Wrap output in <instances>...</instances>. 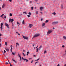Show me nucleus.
I'll return each mask as SVG.
<instances>
[{
    "instance_id": "obj_1",
    "label": "nucleus",
    "mask_w": 66,
    "mask_h": 66,
    "mask_svg": "<svg viewBox=\"0 0 66 66\" xmlns=\"http://www.w3.org/2000/svg\"><path fill=\"white\" fill-rule=\"evenodd\" d=\"M40 35V34H37L35 35L34 36H33V38H35V37H38Z\"/></svg>"
},
{
    "instance_id": "obj_2",
    "label": "nucleus",
    "mask_w": 66,
    "mask_h": 66,
    "mask_svg": "<svg viewBox=\"0 0 66 66\" xmlns=\"http://www.w3.org/2000/svg\"><path fill=\"white\" fill-rule=\"evenodd\" d=\"M23 38V39H24V40H28V37H27L26 36H24L23 35H22Z\"/></svg>"
},
{
    "instance_id": "obj_3",
    "label": "nucleus",
    "mask_w": 66,
    "mask_h": 66,
    "mask_svg": "<svg viewBox=\"0 0 66 66\" xmlns=\"http://www.w3.org/2000/svg\"><path fill=\"white\" fill-rule=\"evenodd\" d=\"M52 32V30H48L47 33V35L51 33Z\"/></svg>"
},
{
    "instance_id": "obj_4",
    "label": "nucleus",
    "mask_w": 66,
    "mask_h": 66,
    "mask_svg": "<svg viewBox=\"0 0 66 66\" xmlns=\"http://www.w3.org/2000/svg\"><path fill=\"white\" fill-rule=\"evenodd\" d=\"M58 23V22H54L52 23V24L53 25H55L57 24Z\"/></svg>"
},
{
    "instance_id": "obj_5",
    "label": "nucleus",
    "mask_w": 66,
    "mask_h": 66,
    "mask_svg": "<svg viewBox=\"0 0 66 66\" xmlns=\"http://www.w3.org/2000/svg\"><path fill=\"white\" fill-rule=\"evenodd\" d=\"M11 22H13L14 21V19H11V18H10V19H9V23H11Z\"/></svg>"
},
{
    "instance_id": "obj_6",
    "label": "nucleus",
    "mask_w": 66,
    "mask_h": 66,
    "mask_svg": "<svg viewBox=\"0 0 66 66\" xmlns=\"http://www.w3.org/2000/svg\"><path fill=\"white\" fill-rule=\"evenodd\" d=\"M5 26H6L7 27V28H9V25H8V24H7V23H5Z\"/></svg>"
},
{
    "instance_id": "obj_7",
    "label": "nucleus",
    "mask_w": 66,
    "mask_h": 66,
    "mask_svg": "<svg viewBox=\"0 0 66 66\" xmlns=\"http://www.w3.org/2000/svg\"><path fill=\"white\" fill-rule=\"evenodd\" d=\"M3 23H1V30H2L3 28H2V26L3 25Z\"/></svg>"
},
{
    "instance_id": "obj_8",
    "label": "nucleus",
    "mask_w": 66,
    "mask_h": 66,
    "mask_svg": "<svg viewBox=\"0 0 66 66\" xmlns=\"http://www.w3.org/2000/svg\"><path fill=\"white\" fill-rule=\"evenodd\" d=\"M29 26L30 28H31L33 26V25H32V24H30L29 25Z\"/></svg>"
},
{
    "instance_id": "obj_9",
    "label": "nucleus",
    "mask_w": 66,
    "mask_h": 66,
    "mask_svg": "<svg viewBox=\"0 0 66 66\" xmlns=\"http://www.w3.org/2000/svg\"><path fill=\"white\" fill-rule=\"evenodd\" d=\"M5 49L7 52L9 51V49L8 48H5Z\"/></svg>"
},
{
    "instance_id": "obj_10",
    "label": "nucleus",
    "mask_w": 66,
    "mask_h": 66,
    "mask_svg": "<svg viewBox=\"0 0 66 66\" xmlns=\"http://www.w3.org/2000/svg\"><path fill=\"white\" fill-rule=\"evenodd\" d=\"M17 23L18 24V25L19 26L20 25V23L18 22H17Z\"/></svg>"
},
{
    "instance_id": "obj_11",
    "label": "nucleus",
    "mask_w": 66,
    "mask_h": 66,
    "mask_svg": "<svg viewBox=\"0 0 66 66\" xmlns=\"http://www.w3.org/2000/svg\"><path fill=\"white\" fill-rule=\"evenodd\" d=\"M44 9V7H41L40 8V10L41 11H42V10L43 9Z\"/></svg>"
},
{
    "instance_id": "obj_12",
    "label": "nucleus",
    "mask_w": 66,
    "mask_h": 66,
    "mask_svg": "<svg viewBox=\"0 0 66 66\" xmlns=\"http://www.w3.org/2000/svg\"><path fill=\"white\" fill-rule=\"evenodd\" d=\"M5 6V4H4L2 6V8H4Z\"/></svg>"
},
{
    "instance_id": "obj_13",
    "label": "nucleus",
    "mask_w": 66,
    "mask_h": 66,
    "mask_svg": "<svg viewBox=\"0 0 66 66\" xmlns=\"http://www.w3.org/2000/svg\"><path fill=\"white\" fill-rule=\"evenodd\" d=\"M45 25V23H43L42 24V26L43 27Z\"/></svg>"
},
{
    "instance_id": "obj_14",
    "label": "nucleus",
    "mask_w": 66,
    "mask_h": 66,
    "mask_svg": "<svg viewBox=\"0 0 66 66\" xmlns=\"http://www.w3.org/2000/svg\"><path fill=\"white\" fill-rule=\"evenodd\" d=\"M42 45H40V46L39 47V50H40L41 48H42Z\"/></svg>"
},
{
    "instance_id": "obj_15",
    "label": "nucleus",
    "mask_w": 66,
    "mask_h": 66,
    "mask_svg": "<svg viewBox=\"0 0 66 66\" xmlns=\"http://www.w3.org/2000/svg\"><path fill=\"white\" fill-rule=\"evenodd\" d=\"M63 38L64 39L66 40V37L65 36H64Z\"/></svg>"
},
{
    "instance_id": "obj_16",
    "label": "nucleus",
    "mask_w": 66,
    "mask_h": 66,
    "mask_svg": "<svg viewBox=\"0 0 66 66\" xmlns=\"http://www.w3.org/2000/svg\"><path fill=\"white\" fill-rule=\"evenodd\" d=\"M24 61H26V62H28V60L26 59H24Z\"/></svg>"
},
{
    "instance_id": "obj_17",
    "label": "nucleus",
    "mask_w": 66,
    "mask_h": 66,
    "mask_svg": "<svg viewBox=\"0 0 66 66\" xmlns=\"http://www.w3.org/2000/svg\"><path fill=\"white\" fill-rule=\"evenodd\" d=\"M63 5L62 4L61 6V9H63Z\"/></svg>"
},
{
    "instance_id": "obj_18",
    "label": "nucleus",
    "mask_w": 66,
    "mask_h": 66,
    "mask_svg": "<svg viewBox=\"0 0 66 66\" xmlns=\"http://www.w3.org/2000/svg\"><path fill=\"white\" fill-rule=\"evenodd\" d=\"M10 16H12V14L11 13H10Z\"/></svg>"
},
{
    "instance_id": "obj_19",
    "label": "nucleus",
    "mask_w": 66,
    "mask_h": 66,
    "mask_svg": "<svg viewBox=\"0 0 66 66\" xmlns=\"http://www.w3.org/2000/svg\"><path fill=\"white\" fill-rule=\"evenodd\" d=\"M4 15V14H2V15L1 16V18H2L3 16V15Z\"/></svg>"
},
{
    "instance_id": "obj_20",
    "label": "nucleus",
    "mask_w": 66,
    "mask_h": 66,
    "mask_svg": "<svg viewBox=\"0 0 66 66\" xmlns=\"http://www.w3.org/2000/svg\"><path fill=\"white\" fill-rule=\"evenodd\" d=\"M48 21V20H46V21H45V23H47Z\"/></svg>"
},
{
    "instance_id": "obj_21",
    "label": "nucleus",
    "mask_w": 66,
    "mask_h": 66,
    "mask_svg": "<svg viewBox=\"0 0 66 66\" xmlns=\"http://www.w3.org/2000/svg\"><path fill=\"white\" fill-rule=\"evenodd\" d=\"M30 15H31V13L30 12H29L28 13Z\"/></svg>"
},
{
    "instance_id": "obj_22",
    "label": "nucleus",
    "mask_w": 66,
    "mask_h": 66,
    "mask_svg": "<svg viewBox=\"0 0 66 66\" xmlns=\"http://www.w3.org/2000/svg\"><path fill=\"white\" fill-rule=\"evenodd\" d=\"M5 45H6V46H7V42H5Z\"/></svg>"
},
{
    "instance_id": "obj_23",
    "label": "nucleus",
    "mask_w": 66,
    "mask_h": 66,
    "mask_svg": "<svg viewBox=\"0 0 66 66\" xmlns=\"http://www.w3.org/2000/svg\"><path fill=\"white\" fill-rule=\"evenodd\" d=\"M52 14H53V15H56V13L55 12H54L52 13Z\"/></svg>"
},
{
    "instance_id": "obj_24",
    "label": "nucleus",
    "mask_w": 66,
    "mask_h": 66,
    "mask_svg": "<svg viewBox=\"0 0 66 66\" xmlns=\"http://www.w3.org/2000/svg\"><path fill=\"white\" fill-rule=\"evenodd\" d=\"M22 24H24V20L23 21Z\"/></svg>"
},
{
    "instance_id": "obj_25",
    "label": "nucleus",
    "mask_w": 66,
    "mask_h": 66,
    "mask_svg": "<svg viewBox=\"0 0 66 66\" xmlns=\"http://www.w3.org/2000/svg\"><path fill=\"white\" fill-rule=\"evenodd\" d=\"M47 53V52L46 51H45L44 52V54H45L46 53Z\"/></svg>"
},
{
    "instance_id": "obj_26",
    "label": "nucleus",
    "mask_w": 66,
    "mask_h": 66,
    "mask_svg": "<svg viewBox=\"0 0 66 66\" xmlns=\"http://www.w3.org/2000/svg\"><path fill=\"white\" fill-rule=\"evenodd\" d=\"M31 10H33L34 9V7H31Z\"/></svg>"
},
{
    "instance_id": "obj_27",
    "label": "nucleus",
    "mask_w": 66,
    "mask_h": 66,
    "mask_svg": "<svg viewBox=\"0 0 66 66\" xmlns=\"http://www.w3.org/2000/svg\"><path fill=\"white\" fill-rule=\"evenodd\" d=\"M22 54L24 56H26V55L24 54V53H22Z\"/></svg>"
},
{
    "instance_id": "obj_28",
    "label": "nucleus",
    "mask_w": 66,
    "mask_h": 66,
    "mask_svg": "<svg viewBox=\"0 0 66 66\" xmlns=\"http://www.w3.org/2000/svg\"><path fill=\"white\" fill-rule=\"evenodd\" d=\"M12 60L13 61V62H15V60H14V59H13Z\"/></svg>"
},
{
    "instance_id": "obj_29",
    "label": "nucleus",
    "mask_w": 66,
    "mask_h": 66,
    "mask_svg": "<svg viewBox=\"0 0 66 66\" xmlns=\"http://www.w3.org/2000/svg\"><path fill=\"white\" fill-rule=\"evenodd\" d=\"M38 51V48H37L36 50V52H37Z\"/></svg>"
},
{
    "instance_id": "obj_30",
    "label": "nucleus",
    "mask_w": 66,
    "mask_h": 66,
    "mask_svg": "<svg viewBox=\"0 0 66 66\" xmlns=\"http://www.w3.org/2000/svg\"><path fill=\"white\" fill-rule=\"evenodd\" d=\"M27 16L28 17V18H30V15H27Z\"/></svg>"
},
{
    "instance_id": "obj_31",
    "label": "nucleus",
    "mask_w": 66,
    "mask_h": 66,
    "mask_svg": "<svg viewBox=\"0 0 66 66\" xmlns=\"http://www.w3.org/2000/svg\"><path fill=\"white\" fill-rule=\"evenodd\" d=\"M4 18L5 19L6 18V16H5V15L4 16Z\"/></svg>"
},
{
    "instance_id": "obj_32",
    "label": "nucleus",
    "mask_w": 66,
    "mask_h": 66,
    "mask_svg": "<svg viewBox=\"0 0 66 66\" xmlns=\"http://www.w3.org/2000/svg\"><path fill=\"white\" fill-rule=\"evenodd\" d=\"M4 52L5 53H6V51L5 50H4Z\"/></svg>"
},
{
    "instance_id": "obj_33",
    "label": "nucleus",
    "mask_w": 66,
    "mask_h": 66,
    "mask_svg": "<svg viewBox=\"0 0 66 66\" xmlns=\"http://www.w3.org/2000/svg\"><path fill=\"white\" fill-rule=\"evenodd\" d=\"M21 57H20V61H21Z\"/></svg>"
},
{
    "instance_id": "obj_34",
    "label": "nucleus",
    "mask_w": 66,
    "mask_h": 66,
    "mask_svg": "<svg viewBox=\"0 0 66 66\" xmlns=\"http://www.w3.org/2000/svg\"><path fill=\"white\" fill-rule=\"evenodd\" d=\"M9 2H12V0H9Z\"/></svg>"
},
{
    "instance_id": "obj_35",
    "label": "nucleus",
    "mask_w": 66,
    "mask_h": 66,
    "mask_svg": "<svg viewBox=\"0 0 66 66\" xmlns=\"http://www.w3.org/2000/svg\"><path fill=\"white\" fill-rule=\"evenodd\" d=\"M12 54L13 55H15L14 53H13L12 52Z\"/></svg>"
},
{
    "instance_id": "obj_36",
    "label": "nucleus",
    "mask_w": 66,
    "mask_h": 66,
    "mask_svg": "<svg viewBox=\"0 0 66 66\" xmlns=\"http://www.w3.org/2000/svg\"><path fill=\"white\" fill-rule=\"evenodd\" d=\"M62 47L63 48H64V47H65L64 46V45H62Z\"/></svg>"
},
{
    "instance_id": "obj_37",
    "label": "nucleus",
    "mask_w": 66,
    "mask_h": 66,
    "mask_svg": "<svg viewBox=\"0 0 66 66\" xmlns=\"http://www.w3.org/2000/svg\"><path fill=\"white\" fill-rule=\"evenodd\" d=\"M18 55H19V56L20 57H21V56H20V55L19 54H18Z\"/></svg>"
},
{
    "instance_id": "obj_38",
    "label": "nucleus",
    "mask_w": 66,
    "mask_h": 66,
    "mask_svg": "<svg viewBox=\"0 0 66 66\" xmlns=\"http://www.w3.org/2000/svg\"><path fill=\"white\" fill-rule=\"evenodd\" d=\"M38 12L37 11H36V14H38Z\"/></svg>"
},
{
    "instance_id": "obj_39",
    "label": "nucleus",
    "mask_w": 66,
    "mask_h": 66,
    "mask_svg": "<svg viewBox=\"0 0 66 66\" xmlns=\"http://www.w3.org/2000/svg\"><path fill=\"white\" fill-rule=\"evenodd\" d=\"M39 59H40L39 58L37 60H36V61H39Z\"/></svg>"
},
{
    "instance_id": "obj_40",
    "label": "nucleus",
    "mask_w": 66,
    "mask_h": 66,
    "mask_svg": "<svg viewBox=\"0 0 66 66\" xmlns=\"http://www.w3.org/2000/svg\"><path fill=\"white\" fill-rule=\"evenodd\" d=\"M16 44L18 45H19V44L18 43H16Z\"/></svg>"
},
{
    "instance_id": "obj_41",
    "label": "nucleus",
    "mask_w": 66,
    "mask_h": 66,
    "mask_svg": "<svg viewBox=\"0 0 66 66\" xmlns=\"http://www.w3.org/2000/svg\"><path fill=\"white\" fill-rule=\"evenodd\" d=\"M2 46V45L1 44V43H0V47H1Z\"/></svg>"
},
{
    "instance_id": "obj_42",
    "label": "nucleus",
    "mask_w": 66,
    "mask_h": 66,
    "mask_svg": "<svg viewBox=\"0 0 66 66\" xmlns=\"http://www.w3.org/2000/svg\"><path fill=\"white\" fill-rule=\"evenodd\" d=\"M10 66H12V65H11V63H10Z\"/></svg>"
},
{
    "instance_id": "obj_43",
    "label": "nucleus",
    "mask_w": 66,
    "mask_h": 66,
    "mask_svg": "<svg viewBox=\"0 0 66 66\" xmlns=\"http://www.w3.org/2000/svg\"><path fill=\"white\" fill-rule=\"evenodd\" d=\"M5 64H8V63L7 62H6L5 63Z\"/></svg>"
},
{
    "instance_id": "obj_44",
    "label": "nucleus",
    "mask_w": 66,
    "mask_h": 66,
    "mask_svg": "<svg viewBox=\"0 0 66 66\" xmlns=\"http://www.w3.org/2000/svg\"><path fill=\"white\" fill-rule=\"evenodd\" d=\"M26 59H24V58H22V60H23L24 61V60Z\"/></svg>"
},
{
    "instance_id": "obj_45",
    "label": "nucleus",
    "mask_w": 66,
    "mask_h": 66,
    "mask_svg": "<svg viewBox=\"0 0 66 66\" xmlns=\"http://www.w3.org/2000/svg\"><path fill=\"white\" fill-rule=\"evenodd\" d=\"M33 61V60H32L31 61V63H32Z\"/></svg>"
},
{
    "instance_id": "obj_46",
    "label": "nucleus",
    "mask_w": 66,
    "mask_h": 66,
    "mask_svg": "<svg viewBox=\"0 0 66 66\" xmlns=\"http://www.w3.org/2000/svg\"><path fill=\"white\" fill-rule=\"evenodd\" d=\"M38 62H36V63H35V64H36V63H37Z\"/></svg>"
},
{
    "instance_id": "obj_47",
    "label": "nucleus",
    "mask_w": 66,
    "mask_h": 66,
    "mask_svg": "<svg viewBox=\"0 0 66 66\" xmlns=\"http://www.w3.org/2000/svg\"><path fill=\"white\" fill-rule=\"evenodd\" d=\"M66 54V51H65V53L64 54L65 55Z\"/></svg>"
},
{
    "instance_id": "obj_48",
    "label": "nucleus",
    "mask_w": 66,
    "mask_h": 66,
    "mask_svg": "<svg viewBox=\"0 0 66 66\" xmlns=\"http://www.w3.org/2000/svg\"><path fill=\"white\" fill-rule=\"evenodd\" d=\"M40 13L41 14H42V12H40Z\"/></svg>"
},
{
    "instance_id": "obj_49",
    "label": "nucleus",
    "mask_w": 66,
    "mask_h": 66,
    "mask_svg": "<svg viewBox=\"0 0 66 66\" xmlns=\"http://www.w3.org/2000/svg\"><path fill=\"white\" fill-rule=\"evenodd\" d=\"M57 66H60L59 64H58L57 65Z\"/></svg>"
},
{
    "instance_id": "obj_50",
    "label": "nucleus",
    "mask_w": 66,
    "mask_h": 66,
    "mask_svg": "<svg viewBox=\"0 0 66 66\" xmlns=\"http://www.w3.org/2000/svg\"><path fill=\"white\" fill-rule=\"evenodd\" d=\"M18 34L19 35H20V34H19V33H18Z\"/></svg>"
},
{
    "instance_id": "obj_51",
    "label": "nucleus",
    "mask_w": 66,
    "mask_h": 66,
    "mask_svg": "<svg viewBox=\"0 0 66 66\" xmlns=\"http://www.w3.org/2000/svg\"><path fill=\"white\" fill-rule=\"evenodd\" d=\"M43 20V19H42H42H41V21H42Z\"/></svg>"
},
{
    "instance_id": "obj_52",
    "label": "nucleus",
    "mask_w": 66,
    "mask_h": 66,
    "mask_svg": "<svg viewBox=\"0 0 66 66\" xmlns=\"http://www.w3.org/2000/svg\"><path fill=\"white\" fill-rule=\"evenodd\" d=\"M38 47V46H37L36 47V48H37V47Z\"/></svg>"
},
{
    "instance_id": "obj_53",
    "label": "nucleus",
    "mask_w": 66,
    "mask_h": 66,
    "mask_svg": "<svg viewBox=\"0 0 66 66\" xmlns=\"http://www.w3.org/2000/svg\"><path fill=\"white\" fill-rule=\"evenodd\" d=\"M25 12H23V14H25Z\"/></svg>"
},
{
    "instance_id": "obj_54",
    "label": "nucleus",
    "mask_w": 66,
    "mask_h": 66,
    "mask_svg": "<svg viewBox=\"0 0 66 66\" xmlns=\"http://www.w3.org/2000/svg\"><path fill=\"white\" fill-rule=\"evenodd\" d=\"M63 66H66V64H65Z\"/></svg>"
},
{
    "instance_id": "obj_55",
    "label": "nucleus",
    "mask_w": 66,
    "mask_h": 66,
    "mask_svg": "<svg viewBox=\"0 0 66 66\" xmlns=\"http://www.w3.org/2000/svg\"><path fill=\"white\" fill-rule=\"evenodd\" d=\"M25 14H27V13L26 12H25Z\"/></svg>"
},
{
    "instance_id": "obj_56",
    "label": "nucleus",
    "mask_w": 66,
    "mask_h": 66,
    "mask_svg": "<svg viewBox=\"0 0 66 66\" xmlns=\"http://www.w3.org/2000/svg\"><path fill=\"white\" fill-rule=\"evenodd\" d=\"M10 50L12 52V49H11Z\"/></svg>"
},
{
    "instance_id": "obj_57",
    "label": "nucleus",
    "mask_w": 66,
    "mask_h": 66,
    "mask_svg": "<svg viewBox=\"0 0 66 66\" xmlns=\"http://www.w3.org/2000/svg\"><path fill=\"white\" fill-rule=\"evenodd\" d=\"M27 54H29V52H27Z\"/></svg>"
},
{
    "instance_id": "obj_58",
    "label": "nucleus",
    "mask_w": 66,
    "mask_h": 66,
    "mask_svg": "<svg viewBox=\"0 0 66 66\" xmlns=\"http://www.w3.org/2000/svg\"><path fill=\"white\" fill-rule=\"evenodd\" d=\"M23 52H25V51H24V50H23Z\"/></svg>"
},
{
    "instance_id": "obj_59",
    "label": "nucleus",
    "mask_w": 66,
    "mask_h": 66,
    "mask_svg": "<svg viewBox=\"0 0 66 66\" xmlns=\"http://www.w3.org/2000/svg\"><path fill=\"white\" fill-rule=\"evenodd\" d=\"M53 29H55V28H53Z\"/></svg>"
},
{
    "instance_id": "obj_60",
    "label": "nucleus",
    "mask_w": 66,
    "mask_h": 66,
    "mask_svg": "<svg viewBox=\"0 0 66 66\" xmlns=\"http://www.w3.org/2000/svg\"><path fill=\"white\" fill-rule=\"evenodd\" d=\"M34 57H35V56H36L35 55H34Z\"/></svg>"
},
{
    "instance_id": "obj_61",
    "label": "nucleus",
    "mask_w": 66,
    "mask_h": 66,
    "mask_svg": "<svg viewBox=\"0 0 66 66\" xmlns=\"http://www.w3.org/2000/svg\"><path fill=\"white\" fill-rule=\"evenodd\" d=\"M11 49H12V47H11Z\"/></svg>"
},
{
    "instance_id": "obj_62",
    "label": "nucleus",
    "mask_w": 66,
    "mask_h": 66,
    "mask_svg": "<svg viewBox=\"0 0 66 66\" xmlns=\"http://www.w3.org/2000/svg\"><path fill=\"white\" fill-rule=\"evenodd\" d=\"M11 23H12V24H13V22L11 21Z\"/></svg>"
},
{
    "instance_id": "obj_63",
    "label": "nucleus",
    "mask_w": 66,
    "mask_h": 66,
    "mask_svg": "<svg viewBox=\"0 0 66 66\" xmlns=\"http://www.w3.org/2000/svg\"><path fill=\"white\" fill-rule=\"evenodd\" d=\"M11 47H12V45H11L10 46Z\"/></svg>"
},
{
    "instance_id": "obj_64",
    "label": "nucleus",
    "mask_w": 66,
    "mask_h": 66,
    "mask_svg": "<svg viewBox=\"0 0 66 66\" xmlns=\"http://www.w3.org/2000/svg\"><path fill=\"white\" fill-rule=\"evenodd\" d=\"M18 32H16V33H17L18 34Z\"/></svg>"
}]
</instances>
